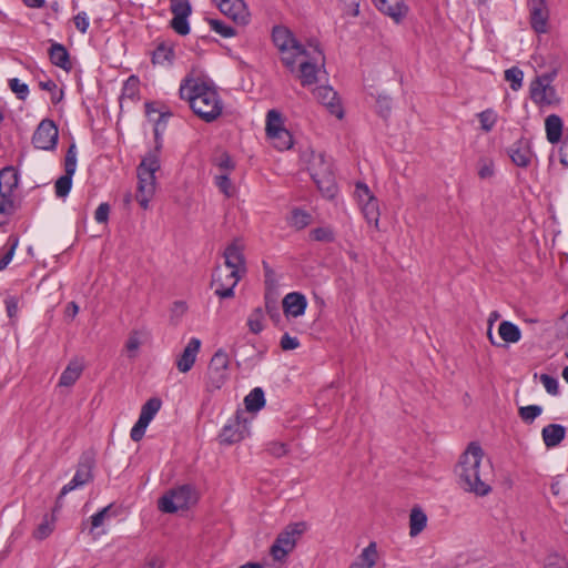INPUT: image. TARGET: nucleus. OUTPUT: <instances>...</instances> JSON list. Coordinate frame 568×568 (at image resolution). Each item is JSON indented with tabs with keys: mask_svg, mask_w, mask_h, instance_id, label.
Here are the masks:
<instances>
[{
	"mask_svg": "<svg viewBox=\"0 0 568 568\" xmlns=\"http://www.w3.org/2000/svg\"><path fill=\"white\" fill-rule=\"evenodd\" d=\"M272 40L281 53V61L291 71H295L300 61V80L303 87H310L317 82L318 64L324 67L325 57L322 50L315 45L312 51L307 50L284 26H275L272 30Z\"/></svg>",
	"mask_w": 568,
	"mask_h": 568,
	"instance_id": "obj_1",
	"label": "nucleus"
},
{
	"mask_svg": "<svg viewBox=\"0 0 568 568\" xmlns=\"http://www.w3.org/2000/svg\"><path fill=\"white\" fill-rule=\"evenodd\" d=\"M484 450L476 442H471L460 455L455 473L458 485L467 493L485 497L491 493L489 483L490 466H483Z\"/></svg>",
	"mask_w": 568,
	"mask_h": 568,
	"instance_id": "obj_2",
	"label": "nucleus"
},
{
	"mask_svg": "<svg viewBox=\"0 0 568 568\" xmlns=\"http://www.w3.org/2000/svg\"><path fill=\"white\" fill-rule=\"evenodd\" d=\"M179 94L186 100L190 108L201 120L211 123L223 111V102L216 88L201 79L185 78L180 85Z\"/></svg>",
	"mask_w": 568,
	"mask_h": 568,
	"instance_id": "obj_3",
	"label": "nucleus"
},
{
	"mask_svg": "<svg viewBox=\"0 0 568 568\" xmlns=\"http://www.w3.org/2000/svg\"><path fill=\"white\" fill-rule=\"evenodd\" d=\"M155 150L148 153L136 169L139 183L135 197L140 206L144 210L149 207V202L155 193V172L160 170L159 153L162 144L158 129H155Z\"/></svg>",
	"mask_w": 568,
	"mask_h": 568,
	"instance_id": "obj_4",
	"label": "nucleus"
},
{
	"mask_svg": "<svg viewBox=\"0 0 568 568\" xmlns=\"http://www.w3.org/2000/svg\"><path fill=\"white\" fill-rule=\"evenodd\" d=\"M308 171L323 196L333 199L337 186L331 162L321 153L313 154Z\"/></svg>",
	"mask_w": 568,
	"mask_h": 568,
	"instance_id": "obj_5",
	"label": "nucleus"
},
{
	"mask_svg": "<svg viewBox=\"0 0 568 568\" xmlns=\"http://www.w3.org/2000/svg\"><path fill=\"white\" fill-rule=\"evenodd\" d=\"M307 524L298 521L287 525L276 537L270 554L276 561H282L296 546L297 540L306 531Z\"/></svg>",
	"mask_w": 568,
	"mask_h": 568,
	"instance_id": "obj_6",
	"label": "nucleus"
},
{
	"mask_svg": "<svg viewBox=\"0 0 568 568\" xmlns=\"http://www.w3.org/2000/svg\"><path fill=\"white\" fill-rule=\"evenodd\" d=\"M94 466L95 458L93 453H83L79 459L73 478L61 488V491L57 498L55 508H60L62 506V499L67 494L77 488L83 487L93 480Z\"/></svg>",
	"mask_w": 568,
	"mask_h": 568,
	"instance_id": "obj_7",
	"label": "nucleus"
},
{
	"mask_svg": "<svg viewBox=\"0 0 568 568\" xmlns=\"http://www.w3.org/2000/svg\"><path fill=\"white\" fill-rule=\"evenodd\" d=\"M196 501L195 490L191 485H182L170 489L159 499V509L165 514H174L186 509Z\"/></svg>",
	"mask_w": 568,
	"mask_h": 568,
	"instance_id": "obj_8",
	"label": "nucleus"
},
{
	"mask_svg": "<svg viewBox=\"0 0 568 568\" xmlns=\"http://www.w3.org/2000/svg\"><path fill=\"white\" fill-rule=\"evenodd\" d=\"M230 358L225 351L217 349L212 356L206 375V388L210 392L220 389L229 378Z\"/></svg>",
	"mask_w": 568,
	"mask_h": 568,
	"instance_id": "obj_9",
	"label": "nucleus"
},
{
	"mask_svg": "<svg viewBox=\"0 0 568 568\" xmlns=\"http://www.w3.org/2000/svg\"><path fill=\"white\" fill-rule=\"evenodd\" d=\"M551 80L549 74H542L535 78L530 83V99L540 108L560 102L556 89L550 84Z\"/></svg>",
	"mask_w": 568,
	"mask_h": 568,
	"instance_id": "obj_10",
	"label": "nucleus"
},
{
	"mask_svg": "<svg viewBox=\"0 0 568 568\" xmlns=\"http://www.w3.org/2000/svg\"><path fill=\"white\" fill-rule=\"evenodd\" d=\"M241 276L237 271L217 266L212 274L211 287L220 298H232Z\"/></svg>",
	"mask_w": 568,
	"mask_h": 568,
	"instance_id": "obj_11",
	"label": "nucleus"
},
{
	"mask_svg": "<svg viewBox=\"0 0 568 568\" xmlns=\"http://www.w3.org/2000/svg\"><path fill=\"white\" fill-rule=\"evenodd\" d=\"M161 406L162 400L158 397H152L142 405L139 419L130 432V437L133 442H140L143 438L146 427L158 414Z\"/></svg>",
	"mask_w": 568,
	"mask_h": 568,
	"instance_id": "obj_12",
	"label": "nucleus"
},
{
	"mask_svg": "<svg viewBox=\"0 0 568 568\" xmlns=\"http://www.w3.org/2000/svg\"><path fill=\"white\" fill-rule=\"evenodd\" d=\"M59 131L52 120L44 119L40 122L32 135V144L36 149L51 151L58 143Z\"/></svg>",
	"mask_w": 568,
	"mask_h": 568,
	"instance_id": "obj_13",
	"label": "nucleus"
},
{
	"mask_svg": "<svg viewBox=\"0 0 568 568\" xmlns=\"http://www.w3.org/2000/svg\"><path fill=\"white\" fill-rule=\"evenodd\" d=\"M77 169V149L71 144L65 153L64 175L55 181L54 190L58 197H65L72 187V176Z\"/></svg>",
	"mask_w": 568,
	"mask_h": 568,
	"instance_id": "obj_14",
	"label": "nucleus"
},
{
	"mask_svg": "<svg viewBox=\"0 0 568 568\" xmlns=\"http://www.w3.org/2000/svg\"><path fill=\"white\" fill-rule=\"evenodd\" d=\"M220 11L239 24L248 22L250 13L243 0H213Z\"/></svg>",
	"mask_w": 568,
	"mask_h": 568,
	"instance_id": "obj_15",
	"label": "nucleus"
},
{
	"mask_svg": "<svg viewBox=\"0 0 568 568\" xmlns=\"http://www.w3.org/2000/svg\"><path fill=\"white\" fill-rule=\"evenodd\" d=\"M248 433L246 420H241V414L237 413L235 418L226 424L220 434L222 444L232 445L241 442Z\"/></svg>",
	"mask_w": 568,
	"mask_h": 568,
	"instance_id": "obj_16",
	"label": "nucleus"
},
{
	"mask_svg": "<svg viewBox=\"0 0 568 568\" xmlns=\"http://www.w3.org/2000/svg\"><path fill=\"white\" fill-rule=\"evenodd\" d=\"M316 100L327 108L331 114L338 119L344 115L343 108L337 95V92L332 87L322 85L313 91Z\"/></svg>",
	"mask_w": 568,
	"mask_h": 568,
	"instance_id": "obj_17",
	"label": "nucleus"
},
{
	"mask_svg": "<svg viewBox=\"0 0 568 568\" xmlns=\"http://www.w3.org/2000/svg\"><path fill=\"white\" fill-rule=\"evenodd\" d=\"M201 341L197 337H192L183 352L178 356L175 365L179 372L187 373L194 366L197 354L201 348Z\"/></svg>",
	"mask_w": 568,
	"mask_h": 568,
	"instance_id": "obj_18",
	"label": "nucleus"
},
{
	"mask_svg": "<svg viewBox=\"0 0 568 568\" xmlns=\"http://www.w3.org/2000/svg\"><path fill=\"white\" fill-rule=\"evenodd\" d=\"M375 7L385 16L399 23L408 13L405 0H373Z\"/></svg>",
	"mask_w": 568,
	"mask_h": 568,
	"instance_id": "obj_19",
	"label": "nucleus"
},
{
	"mask_svg": "<svg viewBox=\"0 0 568 568\" xmlns=\"http://www.w3.org/2000/svg\"><path fill=\"white\" fill-rule=\"evenodd\" d=\"M530 24L537 33L547 32L548 27V9L545 0H530Z\"/></svg>",
	"mask_w": 568,
	"mask_h": 568,
	"instance_id": "obj_20",
	"label": "nucleus"
},
{
	"mask_svg": "<svg viewBox=\"0 0 568 568\" xmlns=\"http://www.w3.org/2000/svg\"><path fill=\"white\" fill-rule=\"evenodd\" d=\"M282 306L286 317H298L305 313L307 300L302 293L292 292L284 296Z\"/></svg>",
	"mask_w": 568,
	"mask_h": 568,
	"instance_id": "obj_21",
	"label": "nucleus"
},
{
	"mask_svg": "<svg viewBox=\"0 0 568 568\" xmlns=\"http://www.w3.org/2000/svg\"><path fill=\"white\" fill-rule=\"evenodd\" d=\"M513 163L519 168H527L532 159L530 142L526 139L516 141L508 150Z\"/></svg>",
	"mask_w": 568,
	"mask_h": 568,
	"instance_id": "obj_22",
	"label": "nucleus"
},
{
	"mask_svg": "<svg viewBox=\"0 0 568 568\" xmlns=\"http://www.w3.org/2000/svg\"><path fill=\"white\" fill-rule=\"evenodd\" d=\"M50 42L51 45L48 50V54L51 63L67 72L71 71L73 65L70 60V54L67 48L63 44L54 42L52 40H50Z\"/></svg>",
	"mask_w": 568,
	"mask_h": 568,
	"instance_id": "obj_23",
	"label": "nucleus"
},
{
	"mask_svg": "<svg viewBox=\"0 0 568 568\" xmlns=\"http://www.w3.org/2000/svg\"><path fill=\"white\" fill-rule=\"evenodd\" d=\"M224 257L225 263L222 266L223 268L237 271L241 275L246 272L244 255L236 244H231L225 248Z\"/></svg>",
	"mask_w": 568,
	"mask_h": 568,
	"instance_id": "obj_24",
	"label": "nucleus"
},
{
	"mask_svg": "<svg viewBox=\"0 0 568 568\" xmlns=\"http://www.w3.org/2000/svg\"><path fill=\"white\" fill-rule=\"evenodd\" d=\"M19 174L13 166H6L0 171V195L11 196L13 190L18 186Z\"/></svg>",
	"mask_w": 568,
	"mask_h": 568,
	"instance_id": "obj_25",
	"label": "nucleus"
},
{
	"mask_svg": "<svg viewBox=\"0 0 568 568\" xmlns=\"http://www.w3.org/2000/svg\"><path fill=\"white\" fill-rule=\"evenodd\" d=\"M175 59L174 45L170 42H160L152 52L154 65H172Z\"/></svg>",
	"mask_w": 568,
	"mask_h": 568,
	"instance_id": "obj_26",
	"label": "nucleus"
},
{
	"mask_svg": "<svg viewBox=\"0 0 568 568\" xmlns=\"http://www.w3.org/2000/svg\"><path fill=\"white\" fill-rule=\"evenodd\" d=\"M546 138L549 143L556 144L561 140L564 122L557 114H550L545 120Z\"/></svg>",
	"mask_w": 568,
	"mask_h": 568,
	"instance_id": "obj_27",
	"label": "nucleus"
},
{
	"mask_svg": "<svg viewBox=\"0 0 568 568\" xmlns=\"http://www.w3.org/2000/svg\"><path fill=\"white\" fill-rule=\"evenodd\" d=\"M565 435L566 429L559 424H549L541 430L542 440L549 448L559 445L564 440Z\"/></svg>",
	"mask_w": 568,
	"mask_h": 568,
	"instance_id": "obj_28",
	"label": "nucleus"
},
{
	"mask_svg": "<svg viewBox=\"0 0 568 568\" xmlns=\"http://www.w3.org/2000/svg\"><path fill=\"white\" fill-rule=\"evenodd\" d=\"M427 525V515L419 507L415 506L412 508L409 514V535L412 537L418 536Z\"/></svg>",
	"mask_w": 568,
	"mask_h": 568,
	"instance_id": "obj_29",
	"label": "nucleus"
},
{
	"mask_svg": "<svg viewBox=\"0 0 568 568\" xmlns=\"http://www.w3.org/2000/svg\"><path fill=\"white\" fill-rule=\"evenodd\" d=\"M378 552L376 542H371L363 549L358 557V561L354 562L351 568H373L377 564Z\"/></svg>",
	"mask_w": 568,
	"mask_h": 568,
	"instance_id": "obj_30",
	"label": "nucleus"
},
{
	"mask_svg": "<svg viewBox=\"0 0 568 568\" xmlns=\"http://www.w3.org/2000/svg\"><path fill=\"white\" fill-rule=\"evenodd\" d=\"M83 366L78 361H71L65 369L62 372L59 385L60 386H72L81 376Z\"/></svg>",
	"mask_w": 568,
	"mask_h": 568,
	"instance_id": "obj_31",
	"label": "nucleus"
},
{
	"mask_svg": "<svg viewBox=\"0 0 568 568\" xmlns=\"http://www.w3.org/2000/svg\"><path fill=\"white\" fill-rule=\"evenodd\" d=\"M500 338L506 343H517L521 338V332L517 325L509 321H503L498 327Z\"/></svg>",
	"mask_w": 568,
	"mask_h": 568,
	"instance_id": "obj_32",
	"label": "nucleus"
},
{
	"mask_svg": "<svg viewBox=\"0 0 568 568\" xmlns=\"http://www.w3.org/2000/svg\"><path fill=\"white\" fill-rule=\"evenodd\" d=\"M266 134L272 140L273 145L281 151L288 150L293 145L292 134L285 128Z\"/></svg>",
	"mask_w": 568,
	"mask_h": 568,
	"instance_id": "obj_33",
	"label": "nucleus"
},
{
	"mask_svg": "<svg viewBox=\"0 0 568 568\" xmlns=\"http://www.w3.org/2000/svg\"><path fill=\"white\" fill-rule=\"evenodd\" d=\"M248 412H258L265 406L264 392L261 387L253 388L244 398Z\"/></svg>",
	"mask_w": 568,
	"mask_h": 568,
	"instance_id": "obj_34",
	"label": "nucleus"
},
{
	"mask_svg": "<svg viewBox=\"0 0 568 568\" xmlns=\"http://www.w3.org/2000/svg\"><path fill=\"white\" fill-rule=\"evenodd\" d=\"M364 217L368 223H374L375 227L378 226L379 222V205L378 200L376 197L365 201L364 203H359Z\"/></svg>",
	"mask_w": 568,
	"mask_h": 568,
	"instance_id": "obj_35",
	"label": "nucleus"
},
{
	"mask_svg": "<svg viewBox=\"0 0 568 568\" xmlns=\"http://www.w3.org/2000/svg\"><path fill=\"white\" fill-rule=\"evenodd\" d=\"M288 223L291 226L302 230L306 227L311 223V214L301 209H294L291 212V216L288 219Z\"/></svg>",
	"mask_w": 568,
	"mask_h": 568,
	"instance_id": "obj_36",
	"label": "nucleus"
},
{
	"mask_svg": "<svg viewBox=\"0 0 568 568\" xmlns=\"http://www.w3.org/2000/svg\"><path fill=\"white\" fill-rule=\"evenodd\" d=\"M263 320L264 312L262 307L254 308L247 318L250 332L253 334H260L264 329Z\"/></svg>",
	"mask_w": 568,
	"mask_h": 568,
	"instance_id": "obj_37",
	"label": "nucleus"
},
{
	"mask_svg": "<svg viewBox=\"0 0 568 568\" xmlns=\"http://www.w3.org/2000/svg\"><path fill=\"white\" fill-rule=\"evenodd\" d=\"M505 80L510 83V88L514 91H518L523 87L524 72L517 67L507 69L505 71Z\"/></svg>",
	"mask_w": 568,
	"mask_h": 568,
	"instance_id": "obj_38",
	"label": "nucleus"
},
{
	"mask_svg": "<svg viewBox=\"0 0 568 568\" xmlns=\"http://www.w3.org/2000/svg\"><path fill=\"white\" fill-rule=\"evenodd\" d=\"M213 164L217 166L222 173H229L235 168V163L227 152H220L213 158Z\"/></svg>",
	"mask_w": 568,
	"mask_h": 568,
	"instance_id": "obj_39",
	"label": "nucleus"
},
{
	"mask_svg": "<svg viewBox=\"0 0 568 568\" xmlns=\"http://www.w3.org/2000/svg\"><path fill=\"white\" fill-rule=\"evenodd\" d=\"M542 408L539 405L521 406L518 409V415L526 424H531L540 414Z\"/></svg>",
	"mask_w": 568,
	"mask_h": 568,
	"instance_id": "obj_40",
	"label": "nucleus"
},
{
	"mask_svg": "<svg viewBox=\"0 0 568 568\" xmlns=\"http://www.w3.org/2000/svg\"><path fill=\"white\" fill-rule=\"evenodd\" d=\"M207 21H209V24L212 28V30H214L216 33H219L223 38H232L236 34V30L233 27L225 24L221 20L209 19Z\"/></svg>",
	"mask_w": 568,
	"mask_h": 568,
	"instance_id": "obj_41",
	"label": "nucleus"
},
{
	"mask_svg": "<svg viewBox=\"0 0 568 568\" xmlns=\"http://www.w3.org/2000/svg\"><path fill=\"white\" fill-rule=\"evenodd\" d=\"M283 126V120L282 114L277 110H270L266 114V133H270L272 131H277Z\"/></svg>",
	"mask_w": 568,
	"mask_h": 568,
	"instance_id": "obj_42",
	"label": "nucleus"
},
{
	"mask_svg": "<svg viewBox=\"0 0 568 568\" xmlns=\"http://www.w3.org/2000/svg\"><path fill=\"white\" fill-rule=\"evenodd\" d=\"M480 126L485 132L491 131L497 121V114L494 110L487 109L478 114Z\"/></svg>",
	"mask_w": 568,
	"mask_h": 568,
	"instance_id": "obj_43",
	"label": "nucleus"
},
{
	"mask_svg": "<svg viewBox=\"0 0 568 568\" xmlns=\"http://www.w3.org/2000/svg\"><path fill=\"white\" fill-rule=\"evenodd\" d=\"M227 174L221 173L216 175L215 184L225 196L231 197L234 194V187Z\"/></svg>",
	"mask_w": 568,
	"mask_h": 568,
	"instance_id": "obj_44",
	"label": "nucleus"
},
{
	"mask_svg": "<svg viewBox=\"0 0 568 568\" xmlns=\"http://www.w3.org/2000/svg\"><path fill=\"white\" fill-rule=\"evenodd\" d=\"M189 16H173L171 20L172 29L180 36H186L190 32V26L187 22Z\"/></svg>",
	"mask_w": 568,
	"mask_h": 568,
	"instance_id": "obj_45",
	"label": "nucleus"
},
{
	"mask_svg": "<svg viewBox=\"0 0 568 568\" xmlns=\"http://www.w3.org/2000/svg\"><path fill=\"white\" fill-rule=\"evenodd\" d=\"M311 237L317 242L331 243L334 241V232L329 227H316L311 231Z\"/></svg>",
	"mask_w": 568,
	"mask_h": 568,
	"instance_id": "obj_46",
	"label": "nucleus"
},
{
	"mask_svg": "<svg viewBox=\"0 0 568 568\" xmlns=\"http://www.w3.org/2000/svg\"><path fill=\"white\" fill-rule=\"evenodd\" d=\"M173 16H190L192 12L189 0H171Z\"/></svg>",
	"mask_w": 568,
	"mask_h": 568,
	"instance_id": "obj_47",
	"label": "nucleus"
},
{
	"mask_svg": "<svg viewBox=\"0 0 568 568\" xmlns=\"http://www.w3.org/2000/svg\"><path fill=\"white\" fill-rule=\"evenodd\" d=\"M355 196L357 199L358 204L375 197L374 194L371 192L368 185L364 182H357L355 184Z\"/></svg>",
	"mask_w": 568,
	"mask_h": 568,
	"instance_id": "obj_48",
	"label": "nucleus"
},
{
	"mask_svg": "<svg viewBox=\"0 0 568 568\" xmlns=\"http://www.w3.org/2000/svg\"><path fill=\"white\" fill-rule=\"evenodd\" d=\"M18 242L19 241H18L17 236L11 235L9 237L10 248L0 260V271H3L9 265V263L12 261L16 248L18 246Z\"/></svg>",
	"mask_w": 568,
	"mask_h": 568,
	"instance_id": "obj_49",
	"label": "nucleus"
},
{
	"mask_svg": "<svg viewBox=\"0 0 568 568\" xmlns=\"http://www.w3.org/2000/svg\"><path fill=\"white\" fill-rule=\"evenodd\" d=\"M266 452L270 455H272L276 458H280V457L285 456L288 453V448L285 443L274 440V442H270L267 444Z\"/></svg>",
	"mask_w": 568,
	"mask_h": 568,
	"instance_id": "obj_50",
	"label": "nucleus"
},
{
	"mask_svg": "<svg viewBox=\"0 0 568 568\" xmlns=\"http://www.w3.org/2000/svg\"><path fill=\"white\" fill-rule=\"evenodd\" d=\"M9 87L21 100L26 99L29 93V88L26 83L20 82L19 79L13 78L9 80Z\"/></svg>",
	"mask_w": 568,
	"mask_h": 568,
	"instance_id": "obj_51",
	"label": "nucleus"
},
{
	"mask_svg": "<svg viewBox=\"0 0 568 568\" xmlns=\"http://www.w3.org/2000/svg\"><path fill=\"white\" fill-rule=\"evenodd\" d=\"M139 92V79L131 75L124 83L123 94L129 98H134Z\"/></svg>",
	"mask_w": 568,
	"mask_h": 568,
	"instance_id": "obj_52",
	"label": "nucleus"
},
{
	"mask_svg": "<svg viewBox=\"0 0 568 568\" xmlns=\"http://www.w3.org/2000/svg\"><path fill=\"white\" fill-rule=\"evenodd\" d=\"M540 382L550 395L558 394V381L555 377L548 374H541Z\"/></svg>",
	"mask_w": 568,
	"mask_h": 568,
	"instance_id": "obj_53",
	"label": "nucleus"
},
{
	"mask_svg": "<svg viewBox=\"0 0 568 568\" xmlns=\"http://www.w3.org/2000/svg\"><path fill=\"white\" fill-rule=\"evenodd\" d=\"M74 26L75 28L81 32L85 33L88 31V28L90 26L89 17L84 11L79 12L74 18Z\"/></svg>",
	"mask_w": 568,
	"mask_h": 568,
	"instance_id": "obj_54",
	"label": "nucleus"
},
{
	"mask_svg": "<svg viewBox=\"0 0 568 568\" xmlns=\"http://www.w3.org/2000/svg\"><path fill=\"white\" fill-rule=\"evenodd\" d=\"M495 169L491 160H483L478 170L480 179H489L494 175Z\"/></svg>",
	"mask_w": 568,
	"mask_h": 568,
	"instance_id": "obj_55",
	"label": "nucleus"
},
{
	"mask_svg": "<svg viewBox=\"0 0 568 568\" xmlns=\"http://www.w3.org/2000/svg\"><path fill=\"white\" fill-rule=\"evenodd\" d=\"M52 524L45 520L38 526V528L33 532V536L36 539L42 540L47 538L52 532Z\"/></svg>",
	"mask_w": 568,
	"mask_h": 568,
	"instance_id": "obj_56",
	"label": "nucleus"
},
{
	"mask_svg": "<svg viewBox=\"0 0 568 568\" xmlns=\"http://www.w3.org/2000/svg\"><path fill=\"white\" fill-rule=\"evenodd\" d=\"M280 345L283 351H293L300 346V341L285 333L281 338Z\"/></svg>",
	"mask_w": 568,
	"mask_h": 568,
	"instance_id": "obj_57",
	"label": "nucleus"
},
{
	"mask_svg": "<svg viewBox=\"0 0 568 568\" xmlns=\"http://www.w3.org/2000/svg\"><path fill=\"white\" fill-rule=\"evenodd\" d=\"M110 205L108 203H101L95 212L94 219L98 223H106L109 220Z\"/></svg>",
	"mask_w": 568,
	"mask_h": 568,
	"instance_id": "obj_58",
	"label": "nucleus"
},
{
	"mask_svg": "<svg viewBox=\"0 0 568 568\" xmlns=\"http://www.w3.org/2000/svg\"><path fill=\"white\" fill-rule=\"evenodd\" d=\"M265 308L271 320H273L274 322H278L281 320V314L278 312L276 302L270 300L267 295L265 296Z\"/></svg>",
	"mask_w": 568,
	"mask_h": 568,
	"instance_id": "obj_59",
	"label": "nucleus"
},
{
	"mask_svg": "<svg viewBox=\"0 0 568 568\" xmlns=\"http://www.w3.org/2000/svg\"><path fill=\"white\" fill-rule=\"evenodd\" d=\"M109 509H110V506H106V507L102 508L101 510H99L98 513H95L93 516H91L92 529L99 528L100 526L103 525V521L109 513Z\"/></svg>",
	"mask_w": 568,
	"mask_h": 568,
	"instance_id": "obj_60",
	"label": "nucleus"
},
{
	"mask_svg": "<svg viewBox=\"0 0 568 568\" xmlns=\"http://www.w3.org/2000/svg\"><path fill=\"white\" fill-rule=\"evenodd\" d=\"M140 345H141V341L139 338V333L132 332L126 341V344H125L128 352L131 353V352L138 351Z\"/></svg>",
	"mask_w": 568,
	"mask_h": 568,
	"instance_id": "obj_61",
	"label": "nucleus"
},
{
	"mask_svg": "<svg viewBox=\"0 0 568 568\" xmlns=\"http://www.w3.org/2000/svg\"><path fill=\"white\" fill-rule=\"evenodd\" d=\"M378 113L383 118H387L390 112V101L387 98H378L377 100Z\"/></svg>",
	"mask_w": 568,
	"mask_h": 568,
	"instance_id": "obj_62",
	"label": "nucleus"
},
{
	"mask_svg": "<svg viewBox=\"0 0 568 568\" xmlns=\"http://www.w3.org/2000/svg\"><path fill=\"white\" fill-rule=\"evenodd\" d=\"M4 303L8 316L10 318L16 317L18 313V301L14 297H9Z\"/></svg>",
	"mask_w": 568,
	"mask_h": 568,
	"instance_id": "obj_63",
	"label": "nucleus"
},
{
	"mask_svg": "<svg viewBox=\"0 0 568 568\" xmlns=\"http://www.w3.org/2000/svg\"><path fill=\"white\" fill-rule=\"evenodd\" d=\"M345 7H346V12L348 14H352L354 17H356L358 13H359V1L361 0H341Z\"/></svg>",
	"mask_w": 568,
	"mask_h": 568,
	"instance_id": "obj_64",
	"label": "nucleus"
}]
</instances>
